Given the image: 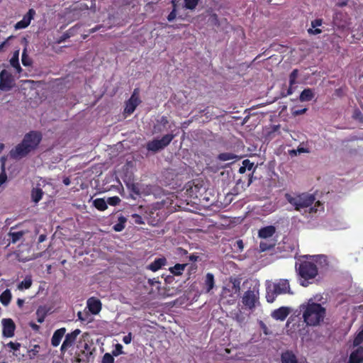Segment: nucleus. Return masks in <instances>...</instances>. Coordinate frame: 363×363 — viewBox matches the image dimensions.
<instances>
[{
  "label": "nucleus",
  "instance_id": "obj_57",
  "mask_svg": "<svg viewBox=\"0 0 363 363\" xmlns=\"http://www.w3.org/2000/svg\"><path fill=\"white\" fill-rule=\"evenodd\" d=\"M102 27L101 25H98V26H96L94 28H91L90 30H89V33H93L94 32H96L97 30H100V28Z\"/></svg>",
  "mask_w": 363,
  "mask_h": 363
},
{
  "label": "nucleus",
  "instance_id": "obj_61",
  "mask_svg": "<svg viewBox=\"0 0 363 363\" xmlns=\"http://www.w3.org/2000/svg\"><path fill=\"white\" fill-rule=\"evenodd\" d=\"M69 38V35H67V34H64L61 38L60 39L58 40V43H62L63 42L66 38Z\"/></svg>",
  "mask_w": 363,
  "mask_h": 363
},
{
  "label": "nucleus",
  "instance_id": "obj_29",
  "mask_svg": "<svg viewBox=\"0 0 363 363\" xmlns=\"http://www.w3.org/2000/svg\"><path fill=\"white\" fill-rule=\"evenodd\" d=\"M176 134L170 133L164 135L160 139V142L163 147V148L166 147L169 143L172 141V140L176 137Z\"/></svg>",
  "mask_w": 363,
  "mask_h": 363
},
{
  "label": "nucleus",
  "instance_id": "obj_2",
  "mask_svg": "<svg viewBox=\"0 0 363 363\" xmlns=\"http://www.w3.org/2000/svg\"><path fill=\"white\" fill-rule=\"evenodd\" d=\"M42 140V135L38 131H30L26 133L21 143L10 151V155L13 159L26 157L31 151L37 148Z\"/></svg>",
  "mask_w": 363,
  "mask_h": 363
},
{
  "label": "nucleus",
  "instance_id": "obj_34",
  "mask_svg": "<svg viewBox=\"0 0 363 363\" xmlns=\"http://www.w3.org/2000/svg\"><path fill=\"white\" fill-rule=\"evenodd\" d=\"M133 104H135V106L137 107L141 102L140 98H139V89H135L130 98L128 99Z\"/></svg>",
  "mask_w": 363,
  "mask_h": 363
},
{
  "label": "nucleus",
  "instance_id": "obj_30",
  "mask_svg": "<svg viewBox=\"0 0 363 363\" xmlns=\"http://www.w3.org/2000/svg\"><path fill=\"white\" fill-rule=\"evenodd\" d=\"M217 159L223 162L233 160L237 159V155L232 152H223L218 155Z\"/></svg>",
  "mask_w": 363,
  "mask_h": 363
},
{
  "label": "nucleus",
  "instance_id": "obj_53",
  "mask_svg": "<svg viewBox=\"0 0 363 363\" xmlns=\"http://www.w3.org/2000/svg\"><path fill=\"white\" fill-rule=\"evenodd\" d=\"M132 340V335H131V333H129L127 335H125L123 337V342L128 345V344H130V342Z\"/></svg>",
  "mask_w": 363,
  "mask_h": 363
},
{
  "label": "nucleus",
  "instance_id": "obj_51",
  "mask_svg": "<svg viewBox=\"0 0 363 363\" xmlns=\"http://www.w3.org/2000/svg\"><path fill=\"white\" fill-rule=\"evenodd\" d=\"M306 111H307L306 108L294 109L293 111V115H294V116H300V115H302V114L305 113L306 112Z\"/></svg>",
  "mask_w": 363,
  "mask_h": 363
},
{
  "label": "nucleus",
  "instance_id": "obj_6",
  "mask_svg": "<svg viewBox=\"0 0 363 363\" xmlns=\"http://www.w3.org/2000/svg\"><path fill=\"white\" fill-rule=\"evenodd\" d=\"M206 191L203 182L199 179H195L188 183L186 193L192 199H201Z\"/></svg>",
  "mask_w": 363,
  "mask_h": 363
},
{
  "label": "nucleus",
  "instance_id": "obj_37",
  "mask_svg": "<svg viewBox=\"0 0 363 363\" xmlns=\"http://www.w3.org/2000/svg\"><path fill=\"white\" fill-rule=\"evenodd\" d=\"M6 347H9L11 350H12L13 354L14 356H18V354L16 353L17 351H18L21 347V344L19 342H13L12 341L9 342L6 345Z\"/></svg>",
  "mask_w": 363,
  "mask_h": 363
},
{
  "label": "nucleus",
  "instance_id": "obj_16",
  "mask_svg": "<svg viewBox=\"0 0 363 363\" xmlns=\"http://www.w3.org/2000/svg\"><path fill=\"white\" fill-rule=\"evenodd\" d=\"M65 328H61L54 332L51 338V344L53 347H57L60 345L63 336L65 335Z\"/></svg>",
  "mask_w": 363,
  "mask_h": 363
},
{
  "label": "nucleus",
  "instance_id": "obj_60",
  "mask_svg": "<svg viewBox=\"0 0 363 363\" xmlns=\"http://www.w3.org/2000/svg\"><path fill=\"white\" fill-rule=\"evenodd\" d=\"M24 304V300L23 299H21V298H18L17 300V305L19 306V307H22Z\"/></svg>",
  "mask_w": 363,
  "mask_h": 363
},
{
  "label": "nucleus",
  "instance_id": "obj_7",
  "mask_svg": "<svg viewBox=\"0 0 363 363\" xmlns=\"http://www.w3.org/2000/svg\"><path fill=\"white\" fill-rule=\"evenodd\" d=\"M80 333L81 330L79 329H75L72 332L65 335V338L60 347L61 354H64L68 349L74 346L77 337Z\"/></svg>",
  "mask_w": 363,
  "mask_h": 363
},
{
  "label": "nucleus",
  "instance_id": "obj_32",
  "mask_svg": "<svg viewBox=\"0 0 363 363\" xmlns=\"http://www.w3.org/2000/svg\"><path fill=\"white\" fill-rule=\"evenodd\" d=\"M200 0H184V7L186 9L194 10L199 4Z\"/></svg>",
  "mask_w": 363,
  "mask_h": 363
},
{
  "label": "nucleus",
  "instance_id": "obj_19",
  "mask_svg": "<svg viewBox=\"0 0 363 363\" xmlns=\"http://www.w3.org/2000/svg\"><path fill=\"white\" fill-rule=\"evenodd\" d=\"M276 229L273 225H268L259 229L258 235L261 238H271L275 233Z\"/></svg>",
  "mask_w": 363,
  "mask_h": 363
},
{
  "label": "nucleus",
  "instance_id": "obj_9",
  "mask_svg": "<svg viewBox=\"0 0 363 363\" xmlns=\"http://www.w3.org/2000/svg\"><path fill=\"white\" fill-rule=\"evenodd\" d=\"M258 299V293H255V291L247 290L245 292L242 297V303L252 309L255 307V303Z\"/></svg>",
  "mask_w": 363,
  "mask_h": 363
},
{
  "label": "nucleus",
  "instance_id": "obj_3",
  "mask_svg": "<svg viewBox=\"0 0 363 363\" xmlns=\"http://www.w3.org/2000/svg\"><path fill=\"white\" fill-rule=\"evenodd\" d=\"M296 269L298 274L303 280L301 281V285L308 286L310 282L308 280L314 279L318 275V267L316 264L309 261H301L300 263H296Z\"/></svg>",
  "mask_w": 363,
  "mask_h": 363
},
{
  "label": "nucleus",
  "instance_id": "obj_40",
  "mask_svg": "<svg viewBox=\"0 0 363 363\" xmlns=\"http://www.w3.org/2000/svg\"><path fill=\"white\" fill-rule=\"evenodd\" d=\"M121 201V199L118 196H114L108 197L106 200V203L110 206H116L120 203Z\"/></svg>",
  "mask_w": 363,
  "mask_h": 363
},
{
  "label": "nucleus",
  "instance_id": "obj_12",
  "mask_svg": "<svg viewBox=\"0 0 363 363\" xmlns=\"http://www.w3.org/2000/svg\"><path fill=\"white\" fill-rule=\"evenodd\" d=\"M86 303H87V308H89V311L93 315L98 314L102 308V304H101V301L96 297L89 298L87 300Z\"/></svg>",
  "mask_w": 363,
  "mask_h": 363
},
{
  "label": "nucleus",
  "instance_id": "obj_58",
  "mask_svg": "<svg viewBox=\"0 0 363 363\" xmlns=\"http://www.w3.org/2000/svg\"><path fill=\"white\" fill-rule=\"evenodd\" d=\"M46 235H44V234H42L40 235L39 237H38V242H44L45 240H46Z\"/></svg>",
  "mask_w": 363,
  "mask_h": 363
},
{
  "label": "nucleus",
  "instance_id": "obj_20",
  "mask_svg": "<svg viewBox=\"0 0 363 363\" xmlns=\"http://www.w3.org/2000/svg\"><path fill=\"white\" fill-rule=\"evenodd\" d=\"M215 286L214 276L212 273H207L204 281V287L206 292L208 293Z\"/></svg>",
  "mask_w": 363,
  "mask_h": 363
},
{
  "label": "nucleus",
  "instance_id": "obj_49",
  "mask_svg": "<svg viewBox=\"0 0 363 363\" xmlns=\"http://www.w3.org/2000/svg\"><path fill=\"white\" fill-rule=\"evenodd\" d=\"M272 247H273V245H268L267 243L264 242H260V243H259V247H260L261 251H262V252L267 251V250H269L270 248H272Z\"/></svg>",
  "mask_w": 363,
  "mask_h": 363
},
{
  "label": "nucleus",
  "instance_id": "obj_17",
  "mask_svg": "<svg viewBox=\"0 0 363 363\" xmlns=\"http://www.w3.org/2000/svg\"><path fill=\"white\" fill-rule=\"evenodd\" d=\"M16 227L17 226L11 227L9 233H8V236L10 238V242L13 244L20 241L26 233V231L25 230L13 231Z\"/></svg>",
  "mask_w": 363,
  "mask_h": 363
},
{
  "label": "nucleus",
  "instance_id": "obj_62",
  "mask_svg": "<svg viewBox=\"0 0 363 363\" xmlns=\"http://www.w3.org/2000/svg\"><path fill=\"white\" fill-rule=\"evenodd\" d=\"M197 258H198V257H197V256H196V255H190V257H189V259H190L191 261H196V260H197Z\"/></svg>",
  "mask_w": 363,
  "mask_h": 363
},
{
  "label": "nucleus",
  "instance_id": "obj_24",
  "mask_svg": "<svg viewBox=\"0 0 363 363\" xmlns=\"http://www.w3.org/2000/svg\"><path fill=\"white\" fill-rule=\"evenodd\" d=\"M298 76V70L297 69H294L289 75V88L288 89V94H291L292 86L296 83V79Z\"/></svg>",
  "mask_w": 363,
  "mask_h": 363
},
{
  "label": "nucleus",
  "instance_id": "obj_33",
  "mask_svg": "<svg viewBox=\"0 0 363 363\" xmlns=\"http://www.w3.org/2000/svg\"><path fill=\"white\" fill-rule=\"evenodd\" d=\"M21 61H22V64L25 67L30 66L33 63L32 60L29 57L28 55L27 54L26 48H25L23 50L22 56H21Z\"/></svg>",
  "mask_w": 363,
  "mask_h": 363
},
{
  "label": "nucleus",
  "instance_id": "obj_1",
  "mask_svg": "<svg viewBox=\"0 0 363 363\" xmlns=\"http://www.w3.org/2000/svg\"><path fill=\"white\" fill-rule=\"evenodd\" d=\"M303 321L309 326H316L324 321L326 316V308L320 303L309 299L308 302L300 306Z\"/></svg>",
  "mask_w": 363,
  "mask_h": 363
},
{
  "label": "nucleus",
  "instance_id": "obj_11",
  "mask_svg": "<svg viewBox=\"0 0 363 363\" xmlns=\"http://www.w3.org/2000/svg\"><path fill=\"white\" fill-rule=\"evenodd\" d=\"M12 76L6 69H3L0 72V89L6 90L11 87Z\"/></svg>",
  "mask_w": 363,
  "mask_h": 363
},
{
  "label": "nucleus",
  "instance_id": "obj_35",
  "mask_svg": "<svg viewBox=\"0 0 363 363\" xmlns=\"http://www.w3.org/2000/svg\"><path fill=\"white\" fill-rule=\"evenodd\" d=\"M36 315L38 322L39 323H43L46 316V311L45 308L39 307L36 311Z\"/></svg>",
  "mask_w": 363,
  "mask_h": 363
},
{
  "label": "nucleus",
  "instance_id": "obj_39",
  "mask_svg": "<svg viewBox=\"0 0 363 363\" xmlns=\"http://www.w3.org/2000/svg\"><path fill=\"white\" fill-rule=\"evenodd\" d=\"M136 108L135 104H133L130 101L128 100L125 102V107L124 109L125 113H127L128 115L132 114Z\"/></svg>",
  "mask_w": 363,
  "mask_h": 363
},
{
  "label": "nucleus",
  "instance_id": "obj_52",
  "mask_svg": "<svg viewBox=\"0 0 363 363\" xmlns=\"http://www.w3.org/2000/svg\"><path fill=\"white\" fill-rule=\"evenodd\" d=\"M309 34L318 35L322 33L321 29L318 28H311L308 30Z\"/></svg>",
  "mask_w": 363,
  "mask_h": 363
},
{
  "label": "nucleus",
  "instance_id": "obj_31",
  "mask_svg": "<svg viewBox=\"0 0 363 363\" xmlns=\"http://www.w3.org/2000/svg\"><path fill=\"white\" fill-rule=\"evenodd\" d=\"M127 219L121 216L118 218V223L113 225V228L116 232H121L125 228V223Z\"/></svg>",
  "mask_w": 363,
  "mask_h": 363
},
{
  "label": "nucleus",
  "instance_id": "obj_5",
  "mask_svg": "<svg viewBox=\"0 0 363 363\" xmlns=\"http://www.w3.org/2000/svg\"><path fill=\"white\" fill-rule=\"evenodd\" d=\"M285 199L297 211H300L302 208L311 206L315 200L314 195L306 193L296 195L286 193L285 194Z\"/></svg>",
  "mask_w": 363,
  "mask_h": 363
},
{
  "label": "nucleus",
  "instance_id": "obj_50",
  "mask_svg": "<svg viewBox=\"0 0 363 363\" xmlns=\"http://www.w3.org/2000/svg\"><path fill=\"white\" fill-rule=\"evenodd\" d=\"M323 24V20L320 18L315 19L314 21H311V26L312 28H317L318 26H320Z\"/></svg>",
  "mask_w": 363,
  "mask_h": 363
},
{
  "label": "nucleus",
  "instance_id": "obj_36",
  "mask_svg": "<svg viewBox=\"0 0 363 363\" xmlns=\"http://www.w3.org/2000/svg\"><path fill=\"white\" fill-rule=\"evenodd\" d=\"M363 342V329L358 332L354 340H353V346L354 347H359L360 345Z\"/></svg>",
  "mask_w": 363,
  "mask_h": 363
},
{
  "label": "nucleus",
  "instance_id": "obj_15",
  "mask_svg": "<svg viewBox=\"0 0 363 363\" xmlns=\"http://www.w3.org/2000/svg\"><path fill=\"white\" fill-rule=\"evenodd\" d=\"M166 264H167L166 258L165 257H160V258L155 259L152 263L148 264L146 267V269L155 272H157L159 269H160Z\"/></svg>",
  "mask_w": 363,
  "mask_h": 363
},
{
  "label": "nucleus",
  "instance_id": "obj_23",
  "mask_svg": "<svg viewBox=\"0 0 363 363\" xmlns=\"http://www.w3.org/2000/svg\"><path fill=\"white\" fill-rule=\"evenodd\" d=\"M314 97V93L312 89L308 88L303 89L299 96V99L301 101H310Z\"/></svg>",
  "mask_w": 363,
  "mask_h": 363
},
{
  "label": "nucleus",
  "instance_id": "obj_46",
  "mask_svg": "<svg viewBox=\"0 0 363 363\" xmlns=\"http://www.w3.org/2000/svg\"><path fill=\"white\" fill-rule=\"evenodd\" d=\"M242 164L245 166V169H248L249 171L254 168V163L251 162L248 159L244 160Z\"/></svg>",
  "mask_w": 363,
  "mask_h": 363
},
{
  "label": "nucleus",
  "instance_id": "obj_48",
  "mask_svg": "<svg viewBox=\"0 0 363 363\" xmlns=\"http://www.w3.org/2000/svg\"><path fill=\"white\" fill-rule=\"evenodd\" d=\"M132 218L134 219V222L137 224H143L144 221L143 218L136 213H134L132 215Z\"/></svg>",
  "mask_w": 363,
  "mask_h": 363
},
{
  "label": "nucleus",
  "instance_id": "obj_63",
  "mask_svg": "<svg viewBox=\"0 0 363 363\" xmlns=\"http://www.w3.org/2000/svg\"><path fill=\"white\" fill-rule=\"evenodd\" d=\"M63 183H64L65 185L68 186V185L70 184V180H69V178H65V179H63Z\"/></svg>",
  "mask_w": 363,
  "mask_h": 363
},
{
  "label": "nucleus",
  "instance_id": "obj_4",
  "mask_svg": "<svg viewBox=\"0 0 363 363\" xmlns=\"http://www.w3.org/2000/svg\"><path fill=\"white\" fill-rule=\"evenodd\" d=\"M293 294L288 279H281L267 288L266 298L268 303H273L280 294Z\"/></svg>",
  "mask_w": 363,
  "mask_h": 363
},
{
  "label": "nucleus",
  "instance_id": "obj_54",
  "mask_svg": "<svg viewBox=\"0 0 363 363\" xmlns=\"http://www.w3.org/2000/svg\"><path fill=\"white\" fill-rule=\"evenodd\" d=\"M349 0H337L336 3V6L337 7H344L347 5Z\"/></svg>",
  "mask_w": 363,
  "mask_h": 363
},
{
  "label": "nucleus",
  "instance_id": "obj_8",
  "mask_svg": "<svg viewBox=\"0 0 363 363\" xmlns=\"http://www.w3.org/2000/svg\"><path fill=\"white\" fill-rule=\"evenodd\" d=\"M2 324V335L4 337H12L15 335L16 324L11 318H3Z\"/></svg>",
  "mask_w": 363,
  "mask_h": 363
},
{
  "label": "nucleus",
  "instance_id": "obj_14",
  "mask_svg": "<svg viewBox=\"0 0 363 363\" xmlns=\"http://www.w3.org/2000/svg\"><path fill=\"white\" fill-rule=\"evenodd\" d=\"M289 314V309L287 307H280L274 310L272 313V317L275 320H284Z\"/></svg>",
  "mask_w": 363,
  "mask_h": 363
},
{
  "label": "nucleus",
  "instance_id": "obj_47",
  "mask_svg": "<svg viewBox=\"0 0 363 363\" xmlns=\"http://www.w3.org/2000/svg\"><path fill=\"white\" fill-rule=\"evenodd\" d=\"M78 318L82 321H88V318L89 317V314L87 312L82 313L78 312L77 313Z\"/></svg>",
  "mask_w": 363,
  "mask_h": 363
},
{
  "label": "nucleus",
  "instance_id": "obj_56",
  "mask_svg": "<svg viewBox=\"0 0 363 363\" xmlns=\"http://www.w3.org/2000/svg\"><path fill=\"white\" fill-rule=\"evenodd\" d=\"M30 326L35 331H38L40 330V326L34 323H30Z\"/></svg>",
  "mask_w": 363,
  "mask_h": 363
},
{
  "label": "nucleus",
  "instance_id": "obj_25",
  "mask_svg": "<svg viewBox=\"0 0 363 363\" xmlns=\"http://www.w3.org/2000/svg\"><path fill=\"white\" fill-rule=\"evenodd\" d=\"M12 296L9 289H6L0 295V302L2 305L6 306L11 302Z\"/></svg>",
  "mask_w": 363,
  "mask_h": 363
},
{
  "label": "nucleus",
  "instance_id": "obj_45",
  "mask_svg": "<svg viewBox=\"0 0 363 363\" xmlns=\"http://www.w3.org/2000/svg\"><path fill=\"white\" fill-rule=\"evenodd\" d=\"M1 173L0 174V186L5 183L7 180V175L5 172V164L3 162L1 164Z\"/></svg>",
  "mask_w": 363,
  "mask_h": 363
},
{
  "label": "nucleus",
  "instance_id": "obj_43",
  "mask_svg": "<svg viewBox=\"0 0 363 363\" xmlns=\"http://www.w3.org/2000/svg\"><path fill=\"white\" fill-rule=\"evenodd\" d=\"M101 363H114V357L110 353H105L102 357Z\"/></svg>",
  "mask_w": 363,
  "mask_h": 363
},
{
  "label": "nucleus",
  "instance_id": "obj_59",
  "mask_svg": "<svg viewBox=\"0 0 363 363\" xmlns=\"http://www.w3.org/2000/svg\"><path fill=\"white\" fill-rule=\"evenodd\" d=\"M236 244H237V245H238V247H239L240 250H242V248H243L242 240H237Z\"/></svg>",
  "mask_w": 363,
  "mask_h": 363
},
{
  "label": "nucleus",
  "instance_id": "obj_10",
  "mask_svg": "<svg viewBox=\"0 0 363 363\" xmlns=\"http://www.w3.org/2000/svg\"><path fill=\"white\" fill-rule=\"evenodd\" d=\"M35 15V11L33 9H30L27 13L23 16L22 20L17 22L15 25L16 29H23L27 28L32 19H33L34 16Z\"/></svg>",
  "mask_w": 363,
  "mask_h": 363
},
{
  "label": "nucleus",
  "instance_id": "obj_41",
  "mask_svg": "<svg viewBox=\"0 0 363 363\" xmlns=\"http://www.w3.org/2000/svg\"><path fill=\"white\" fill-rule=\"evenodd\" d=\"M208 21L212 26H220V21L218 18V16L216 13H213L210 15Z\"/></svg>",
  "mask_w": 363,
  "mask_h": 363
},
{
  "label": "nucleus",
  "instance_id": "obj_38",
  "mask_svg": "<svg viewBox=\"0 0 363 363\" xmlns=\"http://www.w3.org/2000/svg\"><path fill=\"white\" fill-rule=\"evenodd\" d=\"M32 285V279L30 277H26L19 284H18V289H29Z\"/></svg>",
  "mask_w": 363,
  "mask_h": 363
},
{
  "label": "nucleus",
  "instance_id": "obj_64",
  "mask_svg": "<svg viewBox=\"0 0 363 363\" xmlns=\"http://www.w3.org/2000/svg\"><path fill=\"white\" fill-rule=\"evenodd\" d=\"M132 191H133L134 193L137 194H139V190L138 189V188H137V187H135V185H134V184L133 185Z\"/></svg>",
  "mask_w": 363,
  "mask_h": 363
},
{
  "label": "nucleus",
  "instance_id": "obj_55",
  "mask_svg": "<svg viewBox=\"0 0 363 363\" xmlns=\"http://www.w3.org/2000/svg\"><path fill=\"white\" fill-rule=\"evenodd\" d=\"M160 123L163 125L164 127L166 126V125H167L169 123V121L167 119V116H162L159 121Z\"/></svg>",
  "mask_w": 363,
  "mask_h": 363
},
{
  "label": "nucleus",
  "instance_id": "obj_18",
  "mask_svg": "<svg viewBox=\"0 0 363 363\" xmlns=\"http://www.w3.org/2000/svg\"><path fill=\"white\" fill-rule=\"evenodd\" d=\"M281 363H298L295 354L291 350H286L281 355Z\"/></svg>",
  "mask_w": 363,
  "mask_h": 363
},
{
  "label": "nucleus",
  "instance_id": "obj_22",
  "mask_svg": "<svg viewBox=\"0 0 363 363\" xmlns=\"http://www.w3.org/2000/svg\"><path fill=\"white\" fill-rule=\"evenodd\" d=\"M18 57H19V50H18L13 52V56L10 60V64L13 67H14L16 69V72L18 73H21V72L22 71V69L19 64Z\"/></svg>",
  "mask_w": 363,
  "mask_h": 363
},
{
  "label": "nucleus",
  "instance_id": "obj_13",
  "mask_svg": "<svg viewBox=\"0 0 363 363\" xmlns=\"http://www.w3.org/2000/svg\"><path fill=\"white\" fill-rule=\"evenodd\" d=\"M347 363H363V346L357 347L351 352Z\"/></svg>",
  "mask_w": 363,
  "mask_h": 363
},
{
  "label": "nucleus",
  "instance_id": "obj_27",
  "mask_svg": "<svg viewBox=\"0 0 363 363\" xmlns=\"http://www.w3.org/2000/svg\"><path fill=\"white\" fill-rule=\"evenodd\" d=\"M43 195V190L40 188H34L31 191L32 200L35 203L39 202L42 199Z\"/></svg>",
  "mask_w": 363,
  "mask_h": 363
},
{
  "label": "nucleus",
  "instance_id": "obj_28",
  "mask_svg": "<svg viewBox=\"0 0 363 363\" xmlns=\"http://www.w3.org/2000/svg\"><path fill=\"white\" fill-rule=\"evenodd\" d=\"M187 266V264H177L169 269V271L174 275H181Z\"/></svg>",
  "mask_w": 363,
  "mask_h": 363
},
{
  "label": "nucleus",
  "instance_id": "obj_42",
  "mask_svg": "<svg viewBox=\"0 0 363 363\" xmlns=\"http://www.w3.org/2000/svg\"><path fill=\"white\" fill-rule=\"evenodd\" d=\"M173 9L167 16L168 21L171 22L176 18L177 16V4L174 1H172Z\"/></svg>",
  "mask_w": 363,
  "mask_h": 363
},
{
  "label": "nucleus",
  "instance_id": "obj_21",
  "mask_svg": "<svg viewBox=\"0 0 363 363\" xmlns=\"http://www.w3.org/2000/svg\"><path fill=\"white\" fill-rule=\"evenodd\" d=\"M146 147L147 150L152 151L153 152H156L160 150L164 149L162 146L159 140L155 139L151 141H149L147 143Z\"/></svg>",
  "mask_w": 363,
  "mask_h": 363
},
{
  "label": "nucleus",
  "instance_id": "obj_44",
  "mask_svg": "<svg viewBox=\"0 0 363 363\" xmlns=\"http://www.w3.org/2000/svg\"><path fill=\"white\" fill-rule=\"evenodd\" d=\"M123 353L122 345L118 343L115 345V349L112 351V355L113 357H118V355Z\"/></svg>",
  "mask_w": 363,
  "mask_h": 363
},
{
  "label": "nucleus",
  "instance_id": "obj_26",
  "mask_svg": "<svg viewBox=\"0 0 363 363\" xmlns=\"http://www.w3.org/2000/svg\"><path fill=\"white\" fill-rule=\"evenodd\" d=\"M93 204L96 209L101 211H104L108 208L106 201L101 198L96 199L94 200Z\"/></svg>",
  "mask_w": 363,
  "mask_h": 363
}]
</instances>
